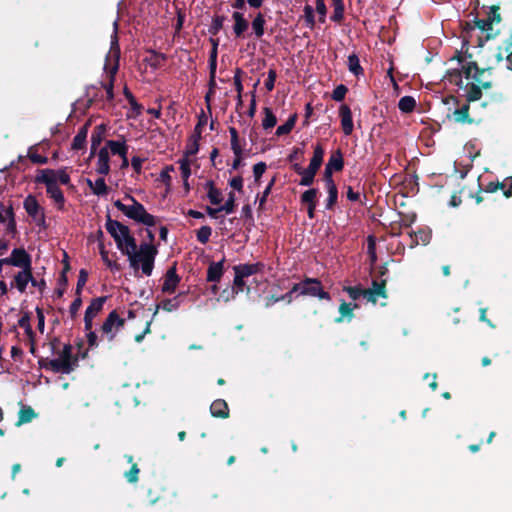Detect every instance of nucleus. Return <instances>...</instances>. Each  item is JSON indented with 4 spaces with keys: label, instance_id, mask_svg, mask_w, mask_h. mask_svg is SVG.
Returning <instances> with one entry per match:
<instances>
[{
    "label": "nucleus",
    "instance_id": "9b49d317",
    "mask_svg": "<svg viewBox=\"0 0 512 512\" xmlns=\"http://www.w3.org/2000/svg\"><path fill=\"white\" fill-rule=\"evenodd\" d=\"M180 282V277L176 273V268L171 267L168 269L164 276L163 284H162V292L167 294H172L175 292L178 284Z\"/></svg>",
    "mask_w": 512,
    "mask_h": 512
},
{
    "label": "nucleus",
    "instance_id": "6e6d98bb",
    "mask_svg": "<svg viewBox=\"0 0 512 512\" xmlns=\"http://www.w3.org/2000/svg\"><path fill=\"white\" fill-rule=\"evenodd\" d=\"M333 5H334V11L331 16V19L335 22H338L343 18L344 5L343 4H333Z\"/></svg>",
    "mask_w": 512,
    "mask_h": 512
},
{
    "label": "nucleus",
    "instance_id": "864d4df0",
    "mask_svg": "<svg viewBox=\"0 0 512 512\" xmlns=\"http://www.w3.org/2000/svg\"><path fill=\"white\" fill-rule=\"evenodd\" d=\"M138 474L139 468L137 467L136 464H133L131 469L127 473H125V477L130 483H135L138 481Z\"/></svg>",
    "mask_w": 512,
    "mask_h": 512
},
{
    "label": "nucleus",
    "instance_id": "4468645a",
    "mask_svg": "<svg viewBox=\"0 0 512 512\" xmlns=\"http://www.w3.org/2000/svg\"><path fill=\"white\" fill-rule=\"evenodd\" d=\"M13 266L19 268L31 267V257L23 248H15L11 252Z\"/></svg>",
    "mask_w": 512,
    "mask_h": 512
},
{
    "label": "nucleus",
    "instance_id": "3c124183",
    "mask_svg": "<svg viewBox=\"0 0 512 512\" xmlns=\"http://www.w3.org/2000/svg\"><path fill=\"white\" fill-rule=\"evenodd\" d=\"M367 251H368V254L370 256L371 262L375 263L376 260H377V257H376V244H375V240H374V238L372 236L368 237Z\"/></svg>",
    "mask_w": 512,
    "mask_h": 512
},
{
    "label": "nucleus",
    "instance_id": "de8ad7c7",
    "mask_svg": "<svg viewBox=\"0 0 512 512\" xmlns=\"http://www.w3.org/2000/svg\"><path fill=\"white\" fill-rule=\"evenodd\" d=\"M496 20L497 22L500 21V17L498 16L497 18H493L491 19L490 17L488 19H481V20H478L476 25L479 29H481L482 31H488L491 29V26H492V22Z\"/></svg>",
    "mask_w": 512,
    "mask_h": 512
},
{
    "label": "nucleus",
    "instance_id": "39448f33",
    "mask_svg": "<svg viewBox=\"0 0 512 512\" xmlns=\"http://www.w3.org/2000/svg\"><path fill=\"white\" fill-rule=\"evenodd\" d=\"M292 292H297V296H310L328 301L331 300L329 293L323 290L321 282L315 278H306L294 284L292 286Z\"/></svg>",
    "mask_w": 512,
    "mask_h": 512
},
{
    "label": "nucleus",
    "instance_id": "b1692460",
    "mask_svg": "<svg viewBox=\"0 0 512 512\" xmlns=\"http://www.w3.org/2000/svg\"><path fill=\"white\" fill-rule=\"evenodd\" d=\"M207 196L210 202L214 205H219L223 201L222 192L217 189L212 181L206 183Z\"/></svg>",
    "mask_w": 512,
    "mask_h": 512
},
{
    "label": "nucleus",
    "instance_id": "c9c22d12",
    "mask_svg": "<svg viewBox=\"0 0 512 512\" xmlns=\"http://www.w3.org/2000/svg\"><path fill=\"white\" fill-rule=\"evenodd\" d=\"M296 118H297L296 114L291 115L289 117V119L283 125H280L276 129V135L282 136V135L288 134L295 126Z\"/></svg>",
    "mask_w": 512,
    "mask_h": 512
},
{
    "label": "nucleus",
    "instance_id": "603ef678",
    "mask_svg": "<svg viewBox=\"0 0 512 512\" xmlns=\"http://www.w3.org/2000/svg\"><path fill=\"white\" fill-rule=\"evenodd\" d=\"M244 279L245 278H243L239 274H235L234 281H233V284H234L233 294H238L239 292L243 291L244 286L246 284Z\"/></svg>",
    "mask_w": 512,
    "mask_h": 512
},
{
    "label": "nucleus",
    "instance_id": "7c9ffc66",
    "mask_svg": "<svg viewBox=\"0 0 512 512\" xmlns=\"http://www.w3.org/2000/svg\"><path fill=\"white\" fill-rule=\"evenodd\" d=\"M99 252L102 261L111 271H119L121 269V266L116 261H112L109 258L108 251L105 249L104 244L102 242L99 243Z\"/></svg>",
    "mask_w": 512,
    "mask_h": 512
},
{
    "label": "nucleus",
    "instance_id": "f257e3e1",
    "mask_svg": "<svg viewBox=\"0 0 512 512\" xmlns=\"http://www.w3.org/2000/svg\"><path fill=\"white\" fill-rule=\"evenodd\" d=\"M105 227L114 239L117 248L127 256L129 265L135 273L141 269L145 276H150L157 255L156 247L150 243H141L137 249L136 239L130 229L119 221L108 218Z\"/></svg>",
    "mask_w": 512,
    "mask_h": 512
},
{
    "label": "nucleus",
    "instance_id": "37998d69",
    "mask_svg": "<svg viewBox=\"0 0 512 512\" xmlns=\"http://www.w3.org/2000/svg\"><path fill=\"white\" fill-rule=\"evenodd\" d=\"M317 194H318V190L315 189V188L306 190L302 194L301 200H302L303 203H305L307 205H316Z\"/></svg>",
    "mask_w": 512,
    "mask_h": 512
},
{
    "label": "nucleus",
    "instance_id": "680f3d73",
    "mask_svg": "<svg viewBox=\"0 0 512 512\" xmlns=\"http://www.w3.org/2000/svg\"><path fill=\"white\" fill-rule=\"evenodd\" d=\"M199 145L197 140H193L188 146L185 151V156L190 159L191 156L195 155L198 152Z\"/></svg>",
    "mask_w": 512,
    "mask_h": 512
},
{
    "label": "nucleus",
    "instance_id": "72a5a7b5",
    "mask_svg": "<svg viewBox=\"0 0 512 512\" xmlns=\"http://www.w3.org/2000/svg\"><path fill=\"white\" fill-rule=\"evenodd\" d=\"M264 26V16L259 13L252 21V29L257 38H261L264 35Z\"/></svg>",
    "mask_w": 512,
    "mask_h": 512
},
{
    "label": "nucleus",
    "instance_id": "4d7b16f0",
    "mask_svg": "<svg viewBox=\"0 0 512 512\" xmlns=\"http://www.w3.org/2000/svg\"><path fill=\"white\" fill-rule=\"evenodd\" d=\"M276 71L273 69H270L268 71V77L265 82V87L268 91H272L274 89L275 80H276Z\"/></svg>",
    "mask_w": 512,
    "mask_h": 512
},
{
    "label": "nucleus",
    "instance_id": "ddd939ff",
    "mask_svg": "<svg viewBox=\"0 0 512 512\" xmlns=\"http://www.w3.org/2000/svg\"><path fill=\"white\" fill-rule=\"evenodd\" d=\"M108 145L110 147L112 155H118L122 159L121 168H127L129 161L127 158L128 146L125 142L109 140Z\"/></svg>",
    "mask_w": 512,
    "mask_h": 512
},
{
    "label": "nucleus",
    "instance_id": "c756f323",
    "mask_svg": "<svg viewBox=\"0 0 512 512\" xmlns=\"http://www.w3.org/2000/svg\"><path fill=\"white\" fill-rule=\"evenodd\" d=\"M324 156V151L321 146H316L313 152V157L310 160V164L308 166L309 169L317 172L319 167L322 164Z\"/></svg>",
    "mask_w": 512,
    "mask_h": 512
},
{
    "label": "nucleus",
    "instance_id": "9d476101",
    "mask_svg": "<svg viewBox=\"0 0 512 512\" xmlns=\"http://www.w3.org/2000/svg\"><path fill=\"white\" fill-rule=\"evenodd\" d=\"M23 205L28 215L31 216L37 223H44V214L35 197L29 195L24 200Z\"/></svg>",
    "mask_w": 512,
    "mask_h": 512
},
{
    "label": "nucleus",
    "instance_id": "8fccbe9b",
    "mask_svg": "<svg viewBox=\"0 0 512 512\" xmlns=\"http://www.w3.org/2000/svg\"><path fill=\"white\" fill-rule=\"evenodd\" d=\"M87 279H88V273L84 269L80 270L78 281H77V287H76L77 295H80L82 288L84 287V285L87 282Z\"/></svg>",
    "mask_w": 512,
    "mask_h": 512
},
{
    "label": "nucleus",
    "instance_id": "412c9836",
    "mask_svg": "<svg viewBox=\"0 0 512 512\" xmlns=\"http://www.w3.org/2000/svg\"><path fill=\"white\" fill-rule=\"evenodd\" d=\"M105 301L106 297H98L93 299L85 311V317L94 319L102 310Z\"/></svg>",
    "mask_w": 512,
    "mask_h": 512
},
{
    "label": "nucleus",
    "instance_id": "338daca9",
    "mask_svg": "<svg viewBox=\"0 0 512 512\" xmlns=\"http://www.w3.org/2000/svg\"><path fill=\"white\" fill-rule=\"evenodd\" d=\"M305 18L310 27L314 25V13L311 6H305L304 8Z\"/></svg>",
    "mask_w": 512,
    "mask_h": 512
},
{
    "label": "nucleus",
    "instance_id": "a878e982",
    "mask_svg": "<svg viewBox=\"0 0 512 512\" xmlns=\"http://www.w3.org/2000/svg\"><path fill=\"white\" fill-rule=\"evenodd\" d=\"M88 134V125H84L78 131L72 142V148L74 150H80L84 148Z\"/></svg>",
    "mask_w": 512,
    "mask_h": 512
},
{
    "label": "nucleus",
    "instance_id": "393cba45",
    "mask_svg": "<svg viewBox=\"0 0 512 512\" xmlns=\"http://www.w3.org/2000/svg\"><path fill=\"white\" fill-rule=\"evenodd\" d=\"M343 168V159L340 152L332 155L325 168V177L331 175V169L339 171Z\"/></svg>",
    "mask_w": 512,
    "mask_h": 512
},
{
    "label": "nucleus",
    "instance_id": "49530a36",
    "mask_svg": "<svg viewBox=\"0 0 512 512\" xmlns=\"http://www.w3.org/2000/svg\"><path fill=\"white\" fill-rule=\"evenodd\" d=\"M221 209L227 214H231L235 209V194L234 192H230L228 195V199L224 205L221 206Z\"/></svg>",
    "mask_w": 512,
    "mask_h": 512
},
{
    "label": "nucleus",
    "instance_id": "ea45409f",
    "mask_svg": "<svg viewBox=\"0 0 512 512\" xmlns=\"http://www.w3.org/2000/svg\"><path fill=\"white\" fill-rule=\"evenodd\" d=\"M264 118L262 121V126L264 129H271L273 128L276 123L277 119L276 116L273 114V112L269 108L264 109Z\"/></svg>",
    "mask_w": 512,
    "mask_h": 512
},
{
    "label": "nucleus",
    "instance_id": "58836bf2",
    "mask_svg": "<svg viewBox=\"0 0 512 512\" xmlns=\"http://www.w3.org/2000/svg\"><path fill=\"white\" fill-rule=\"evenodd\" d=\"M35 417V413L31 407H22L19 411L18 425L28 423Z\"/></svg>",
    "mask_w": 512,
    "mask_h": 512
},
{
    "label": "nucleus",
    "instance_id": "0eeeda50",
    "mask_svg": "<svg viewBox=\"0 0 512 512\" xmlns=\"http://www.w3.org/2000/svg\"><path fill=\"white\" fill-rule=\"evenodd\" d=\"M123 325L124 319L119 317L116 311H112L102 324L101 330L103 335H105L109 341H112Z\"/></svg>",
    "mask_w": 512,
    "mask_h": 512
},
{
    "label": "nucleus",
    "instance_id": "69168bd1",
    "mask_svg": "<svg viewBox=\"0 0 512 512\" xmlns=\"http://www.w3.org/2000/svg\"><path fill=\"white\" fill-rule=\"evenodd\" d=\"M229 185L237 190V191H241L243 189V179L242 177L240 176H236V177H233L230 181H229Z\"/></svg>",
    "mask_w": 512,
    "mask_h": 512
},
{
    "label": "nucleus",
    "instance_id": "09e8293b",
    "mask_svg": "<svg viewBox=\"0 0 512 512\" xmlns=\"http://www.w3.org/2000/svg\"><path fill=\"white\" fill-rule=\"evenodd\" d=\"M499 188L503 191V194L506 197H510L512 195V176L506 178L501 184H499Z\"/></svg>",
    "mask_w": 512,
    "mask_h": 512
},
{
    "label": "nucleus",
    "instance_id": "6ab92c4d",
    "mask_svg": "<svg viewBox=\"0 0 512 512\" xmlns=\"http://www.w3.org/2000/svg\"><path fill=\"white\" fill-rule=\"evenodd\" d=\"M261 268L258 263L255 264H239L233 267L234 273L239 274L243 278L256 274Z\"/></svg>",
    "mask_w": 512,
    "mask_h": 512
},
{
    "label": "nucleus",
    "instance_id": "f8f14e48",
    "mask_svg": "<svg viewBox=\"0 0 512 512\" xmlns=\"http://www.w3.org/2000/svg\"><path fill=\"white\" fill-rule=\"evenodd\" d=\"M364 298L372 303H376L379 298H386L385 283L374 281L371 288L364 290Z\"/></svg>",
    "mask_w": 512,
    "mask_h": 512
},
{
    "label": "nucleus",
    "instance_id": "dca6fc26",
    "mask_svg": "<svg viewBox=\"0 0 512 512\" xmlns=\"http://www.w3.org/2000/svg\"><path fill=\"white\" fill-rule=\"evenodd\" d=\"M325 184L328 192L326 208L331 209L337 201L338 191L331 175L325 177Z\"/></svg>",
    "mask_w": 512,
    "mask_h": 512
},
{
    "label": "nucleus",
    "instance_id": "2f4dec72",
    "mask_svg": "<svg viewBox=\"0 0 512 512\" xmlns=\"http://www.w3.org/2000/svg\"><path fill=\"white\" fill-rule=\"evenodd\" d=\"M453 118L458 123H470L471 119L469 117V105L465 104L461 108L456 109L453 112Z\"/></svg>",
    "mask_w": 512,
    "mask_h": 512
},
{
    "label": "nucleus",
    "instance_id": "473e14b6",
    "mask_svg": "<svg viewBox=\"0 0 512 512\" xmlns=\"http://www.w3.org/2000/svg\"><path fill=\"white\" fill-rule=\"evenodd\" d=\"M18 325L24 329L26 336L28 337L29 341L33 345L34 342V332L32 330L31 324H30V318L27 314L22 316L18 320Z\"/></svg>",
    "mask_w": 512,
    "mask_h": 512
},
{
    "label": "nucleus",
    "instance_id": "7ed1b4c3",
    "mask_svg": "<svg viewBox=\"0 0 512 512\" xmlns=\"http://www.w3.org/2000/svg\"><path fill=\"white\" fill-rule=\"evenodd\" d=\"M129 203L125 204L120 200L114 202L115 207L125 214L128 218L147 226H154L155 217L149 214L144 206L132 197L126 198Z\"/></svg>",
    "mask_w": 512,
    "mask_h": 512
},
{
    "label": "nucleus",
    "instance_id": "5fc2aeb1",
    "mask_svg": "<svg viewBox=\"0 0 512 512\" xmlns=\"http://www.w3.org/2000/svg\"><path fill=\"white\" fill-rule=\"evenodd\" d=\"M347 88L344 85L337 86L332 94V98L336 101H342L346 95Z\"/></svg>",
    "mask_w": 512,
    "mask_h": 512
},
{
    "label": "nucleus",
    "instance_id": "79ce46f5",
    "mask_svg": "<svg viewBox=\"0 0 512 512\" xmlns=\"http://www.w3.org/2000/svg\"><path fill=\"white\" fill-rule=\"evenodd\" d=\"M317 172L307 168L305 171L299 170V175H301L300 185L309 186L313 183L314 177Z\"/></svg>",
    "mask_w": 512,
    "mask_h": 512
},
{
    "label": "nucleus",
    "instance_id": "f704fd0d",
    "mask_svg": "<svg viewBox=\"0 0 512 512\" xmlns=\"http://www.w3.org/2000/svg\"><path fill=\"white\" fill-rule=\"evenodd\" d=\"M416 101L411 96H404L398 102V107L400 111L404 113L412 112L415 108Z\"/></svg>",
    "mask_w": 512,
    "mask_h": 512
},
{
    "label": "nucleus",
    "instance_id": "aec40b11",
    "mask_svg": "<svg viewBox=\"0 0 512 512\" xmlns=\"http://www.w3.org/2000/svg\"><path fill=\"white\" fill-rule=\"evenodd\" d=\"M232 18L234 20L233 31L237 37H240V36H242L244 31L247 30L248 22L244 18V15L240 12H234L232 14Z\"/></svg>",
    "mask_w": 512,
    "mask_h": 512
},
{
    "label": "nucleus",
    "instance_id": "e433bc0d",
    "mask_svg": "<svg viewBox=\"0 0 512 512\" xmlns=\"http://www.w3.org/2000/svg\"><path fill=\"white\" fill-rule=\"evenodd\" d=\"M348 69L356 76H359L363 73V69L360 65V61L357 55L352 54L348 57Z\"/></svg>",
    "mask_w": 512,
    "mask_h": 512
},
{
    "label": "nucleus",
    "instance_id": "4be33fe9",
    "mask_svg": "<svg viewBox=\"0 0 512 512\" xmlns=\"http://www.w3.org/2000/svg\"><path fill=\"white\" fill-rule=\"evenodd\" d=\"M87 184L93 194L97 196H105L108 193V187L105 183V179L103 177H100L96 179L95 181H92L90 179L87 180Z\"/></svg>",
    "mask_w": 512,
    "mask_h": 512
},
{
    "label": "nucleus",
    "instance_id": "bf43d9fd",
    "mask_svg": "<svg viewBox=\"0 0 512 512\" xmlns=\"http://www.w3.org/2000/svg\"><path fill=\"white\" fill-rule=\"evenodd\" d=\"M344 290L348 293L350 298H352L353 300L358 299L360 296L364 297V290H362L360 288H357V287H346Z\"/></svg>",
    "mask_w": 512,
    "mask_h": 512
},
{
    "label": "nucleus",
    "instance_id": "4c0bfd02",
    "mask_svg": "<svg viewBox=\"0 0 512 512\" xmlns=\"http://www.w3.org/2000/svg\"><path fill=\"white\" fill-rule=\"evenodd\" d=\"M229 132L231 135V149L234 155L239 157V155H242V148L238 142V132L234 127H230Z\"/></svg>",
    "mask_w": 512,
    "mask_h": 512
},
{
    "label": "nucleus",
    "instance_id": "c85d7f7f",
    "mask_svg": "<svg viewBox=\"0 0 512 512\" xmlns=\"http://www.w3.org/2000/svg\"><path fill=\"white\" fill-rule=\"evenodd\" d=\"M191 163H192L191 159H189L187 157H183L182 159L179 160L181 176L184 181V186L187 190L189 189L188 178L191 175V170H190Z\"/></svg>",
    "mask_w": 512,
    "mask_h": 512
},
{
    "label": "nucleus",
    "instance_id": "052dcab7",
    "mask_svg": "<svg viewBox=\"0 0 512 512\" xmlns=\"http://www.w3.org/2000/svg\"><path fill=\"white\" fill-rule=\"evenodd\" d=\"M57 182L67 185L70 182V176L64 169L56 170Z\"/></svg>",
    "mask_w": 512,
    "mask_h": 512
},
{
    "label": "nucleus",
    "instance_id": "cd10ccee",
    "mask_svg": "<svg viewBox=\"0 0 512 512\" xmlns=\"http://www.w3.org/2000/svg\"><path fill=\"white\" fill-rule=\"evenodd\" d=\"M46 190L48 195L54 200L58 207L62 208L65 198L58 185L46 186Z\"/></svg>",
    "mask_w": 512,
    "mask_h": 512
},
{
    "label": "nucleus",
    "instance_id": "1a4fd4ad",
    "mask_svg": "<svg viewBox=\"0 0 512 512\" xmlns=\"http://www.w3.org/2000/svg\"><path fill=\"white\" fill-rule=\"evenodd\" d=\"M29 283L36 285V280L32 275V267L24 268L19 271L14 276V282L12 285H14L20 293H24Z\"/></svg>",
    "mask_w": 512,
    "mask_h": 512
},
{
    "label": "nucleus",
    "instance_id": "2eb2a0df",
    "mask_svg": "<svg viewBox=\"0 0 512 512\" xmlns=\"http://www.w3.org/2000/svg\"><path fill=\"white\" fill-rule=\"evenodd\" d=\"M341 126L345 135H350L353 131V120L350 108L347 105L340 107Z\"/></svg>",
    "mask_w": 512,
    "mask_h": 512
},
{
    "label": "nucleus",
    "instance_id": "f3484780",
    "mask_svg": "<svg viewBox=\"0 0 512 512\" xmlns=\"http://www.w3.org/2000/svg\"><path fill=\"white\" fill-rule=\"evenodd\" d=\"M224 270V260L213 262L209 265L207 270V280L210 282H218Z\"/></svg>",
    "mask_w": 512,
    "mask_h": 512
},
{
    "label": "nucleus",
    "instance_id": "a19ab883",
    "mask_svg": "<svg viewBox=\"0 0 512 512\" xmlns=\"http://www.w3.org/2000/svg\"><path fill=\"white\" fill-rule=\"evenodd\" d=\"M180 303L178 301V297L173 299H165L158 306L157 309L161 308L167 312H172L178 309Z\"/></svg>",
    "mask_w": 512,
    "mask_h": 512
},
{
    "label": "nucleus",
    "instance_id": "5701e85b",
    "mask_svg": "<svg viewBox=\"0 0 512 512\" xmlns=\"http://www.w3.org/2000/svg\"><path fill=\"white\" fill-rule=\"evenodd\" d=\"M211 414L214 417L226 418L228 416V405L224 400H215L210 406Z\"/></svg>",
    "mask_w": 512,
    "mask_h": 512
},
{
    "label": "nucleus",
    "instance_id": "774afa93",
    "mask_svg": "<svg viewBox=\"0 0 512 512\" xmlns=\"http://www.w3.org/2000/svg\"><path fill=\"white\" fill-rule=\"evenodd\" d=\"M81 305H82V300L80 298V295H78V297L70 305V313H71L72 316H75L77 314V312L80 309Z\"/></svg>",
    "mask_w": 512,
    "mask_h": 512
},
{
    "label": "nucleus",
    "instance_id": "a18cd8bd",
    "mask_svg": "<svg viewBox=\"0 0 512 512\" xmlns=\"http://www.w3.org/2000/svg\"><path fill=\"white\" fill-rule=\"evenodd\" d=\"M5 215L8 218V223H7V228L6 229H7V231L9 233L14 234L15 231H16V222H15V218H14L13 209L11 207H9L5 211Z\"/></svg>",
    "mask_w": 512,
    "mask_h": 512
},
{
    "label": "nucleus",
    "instance_id": "0e129e2a",
    "mask_svg": "<svg viewBox=\"0 0 512 512\" xmlns=\"http://www.w3.org/2000/svg\"><path fill=\"white\" fill-rule=\"evenodd\" d=\"M217 67V45L215 44L211 53H210V59H209V68L210 70H216Z\"/></svg>",
    "mask_w": 512,
    "mask_h": 512
},
{
    "label": "nucleus",
    "instance_id": "6e6552de",
    "mask_svg": "<svg viewBox=\"0 0 512 512\" xmlns=\"http://www.w3.org/2000/svg\"><path fill=\"white\" fill-rule=\"evenodd\" d=\"M112 155L110 147L108 145V141L105 146L99 149L97 153V161H96V172L105 176L110 172V156Z\"/></svg>",
    "mask_w": 512,
    "mask_h": 512
},
{
    "label": "nucleus",
    "instance_id": "423d86ee",
    "mask_svg": "<svg viewBox=\"0 0 512 512\" xmlns=\"http://www.w3.org/2000/svg\"><path fill=\"white\" fill-rule=\"evenodd\" d=\"M50 366L55 372L70 373L72 371V346L64 345L59 355L50 361Z\"/></svg>",
    "mask_w": 512,
    "mask_h": 512
},
{
    "label": "nucleus",
    "instance_id": "e2e57ef3",
    "mask_svg": "<svg viewBox=\"0 0 512 512\" xmlns=\"http://www.w3.org/2000/svg\"><path fill=\"white\" fill-rule=\"evenodd\" d=\"M266 164L264 162H259L253 167V174L256 180H258L265 172Z\"/></svg>",
    "mask_w": 512,
    "mask_h": 512
},
{
    "label": "nucleus",
    "instance_id": "a211bd4d",
    "mask_svg": "<svg viewBox=\"0 0 512 512\" xmlns=\"http://www.w3.org/2000/svg\"><path fill=\"white\" fill-rule=\"evenodd\" d=\"M38 183H43L46 186L58 185L56 170L44 169L36 177Z\"/></svg>",
    "mask_w": 512,
    "mask_h": 512
},
{
    "label": "nucleus",
    "instance_id": "bb28decb",
    "mask_svg": "<svg viewBox=\"0 0 512 512\" xmlns=\"http://www.w3.org/2000/svg\"><path fill=\"white\" fill-rule=\"evenodd\" d=\"M356 308V304L342 302L339 307L340 317L336 319V322H342L344 319H352L353 311Z\"/></svg>",
    "mask_w": 512,
    "mask_h": 512
},
{
    "label": "nucleus",
    "instance_id": "f03ea898",
    "mask_svg": "<svg viewBox=\"0 0 512 512\" xmlns=\"http://www.w3.org/2000/svg\"><path fill=\"white\" fill-rule=\"evenodd\" d=\"M459 86L463 88L468 101H477L482 96V90L491 87L490 72L480 70L473 61L465 62L462 64Z\"/></svg>",
    "mask_w": 512,
    "mask_h": 512
},
{
    "label": "nucleus",
    "instance_id": "20e7f679",
    "mask_svg": "<svg viewBox=\"0 0 512 512\" xmlns=\"http://www.w3.org/2000/svg\"><path fill=\"white\" fill-rule=\"evenodd\" d=\"M119 58H120V48L118 44L117 34L114 31V34L111 38V46L110 50L106 56L104 70L109 73L110 79L109 82L105 85V90L108 99L113 98V81L114 76L118 71L119 67Z\"/></svg>",
    "mask_w": 512,
    "mask_h": 512
},
{
    "label": "nucleus",
    "instance_id": "c03bdc74",
    "mask_svg": "<svg viewBox=\"0 0 512 512\" xmlns=\"http://www.w3.org/2000/svg\"><path fill=\"white\" fill-rule=\"evenodd\" d=\"M211 233H212V230L209 226H202L198 231H197V240L202 243V244H205L209 241V238L211 236Z\"/></svg>",
    "mask_w": 512,
    "mask_h": 512
},
{
    "label": "nucleus",
    "instance_id": "13d9d810",
    "mask_svg": "<svg viewBox=\"0 0 512 512\" xmlns=\"http://www.w3.org/2000/svg\"><path fill=\"white\" fill-rule=\"evenodd\" d=\"M316 11L320 15V21L324 22L327 13L324 0H316Z\"/></svg>",
    "mask_w": 512,
    "mask_h": 512
}]
</instances>
